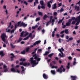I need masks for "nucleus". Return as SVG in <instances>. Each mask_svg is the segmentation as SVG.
<instances>
[{"mask_svg": "<svg viewBox=\"0 0 80 80\" xmlns=\"http://www.w3.org/2000/svg\"><path fill=\"white\" fill-rule=\"evenodd\" d=\"M33 57H34V59L36 60H33V58H30V61L32 65V67H34L35 66H36V65L38 64V61H40L41 59L40 58H39L38 55L35 54L33 56Z\"/></svg>", "mask_w": 80, "mask_h": 80, "instance_id": "nucleus-1", "label": "nucleus"}, {"mask_svg": "<svg viewBox=\"0 0 80 80\" xmlns=\"http://www.w3.org/2000/svg\"><path fill=\"white\" fill-rule=\"evenodd\" d=\"M40 42H41V40L38 41L34 42L33 45H31L29 47L27 48L26 49V52H28V51H29V49H30V48H32V47H33L34 46H35L36 45H38V43H40Z\"/></svg>", "mask_w": 80, "mask_h": 80, "instance_id": "nucleus-2", "label": "nucleus"}, {"mask_svg": "<svg viewBox=\"0 0 80 80\" xmlns=\"http://www.w3.org/2000/svg\"><path fill=\"white\" fill-rule=\"evenodd\" d=\"M33 32H34V31H33L31 33H30L29 34V36H28L27 37L24 38L23 39V40H28L29 37H31V38H33L35 37V34H34L33 35H32V33H33Z\"/></svg>", "mask_w": 80, "mask_h": 80, "instance_id": "nucleus-3", "label": "nucleus"}, {"mask_svg": "<svg viewBox=\"0 0 80 80\" xmlns=\"http://www.w3.org/2000/svg\"><path fill=\"white\" fill-rule=\"evenodd\" d=\"M33 32H34V31H33L31 33H30L29 34V36H28L27 37L24 38L23 39V40H28L29 37H31V38H33L35 37V34H34L33 35H32V33H33Z\"/></svg>", "mask_w": 80, "mask_h": 80, "instance_id": "nucleus-4", "label": "nucleus"}, {"mask_svg": "<svg viewBox=\"0 0 80 80\" xmlns=\"http://www.w3.org/2000/svg\"><path fill=\"white\" fill-rule=\"evenodd\" d=\"M65 69L63 68V66L62 65L61 66L60 69H58L57 70V72H60V73H62V72H65Z\"/></svg>", "mask_w": 80, "mask_h": 80, "instance_id": "nucleus-5", "label": "nucleus"}, {"mask_svg": "<svg viewBox=\"0 0 80 80\" xmlns=\"http://www.w3.org/2000/svg\"><path fill=\"white\" fill-rule=\"evenodd\" d=\"M1 38L3 42H5V38H7V36H6L5 33H3L1 35Z\"/></svg>", "mask_w": 80, "mask_h": 80, "instance_id": "nucleus-6", "label": "nucleus"}, {"mask_svg": "<svg viewBox=\"0 0 80 80\" xmlns=\"http://www.w3.org/2000/svg\"><path fill=\"white\" fill-rule=\"evenodd\" d=\"M58 51L62 54V58L65 57V55L63 54V53L62 52H63V51H65V50L63 48H61V49H58Z\"/></svg>", "mask_w": 80, "mask_h": 80, "instance_id": "nucleus-7", "label": "nucleus"}, {"mask_svg": "<svg viewBox=\"0 0 80 80\" xmlns=\"http://www.w3.org/2000/svg\"><path fill=\"white\" fill-rule=\"evenodd\" d=\"M28 35V32H27L26 31L25 32L23 31L21 33L20 36L25 37L27 36V35Z\"/></svg>", "mask_w": 80, "mask_h": 80, "instance_id": "nucleus-8", "label": "nucleus"}, {"mask_svg": "<svg viewBox=\"0 0 80 80\" xmlns=\"http://www.w3.org/2000/svg\"><path fill=\"white\" fill-rule=\"evenodd\" d=\"M11 70L13 72H16V73H19L20 72V70H18V69H16L15 70V69L13 68H12L11 69Z\"/></svg>", "mask_w": 80, "mask_h": 80, "instance_id": "nucleus-9", "label": "nucleus"}, {"mask_svg": "<svg viewBox=\"0 0 80 80\" xmlns=\"http://www.w3.org/2000/svg\"><path fill=\"white\" fill-rule=\"evenodd\" d=\"M3 68L4 69V71H2V72H8V68H7V66L5 65V64H4L3 65Z\"/></svg>", "mask_w": 80, "mask_h": 80, "instance_id": "nucleus-10", "label": "nucleus"}, {"mask_svg": "<svg viewBox=\"0 0 80 80\" xmlns=\"http://www.w3.org/2000/svg\"><path fill=\"white\" fill-rule=\"evenodd\" d=\"M19 64L21 65H23V66H25V67H26V66L27 65H30L29 63H27L26 62H25L23 63V62H20Z\"/></svg>", "mask_w": 80, "mask_h": 80, "instance_id": "nucleus-11", "label": "nucleus"}, {"mask_svg": "<svg viewBox=\"0 0 80 80\" xmlns=\"http://www.w3.org/2000/svg\"><path fill=\"white\" fill-rule=\"evenodd\" d=\"M72 22V19H70L69 20L68 22L66 23V25L68 27L70 26V24L71 23V22Z\"/></svg>", "mask_w": 80, "mask_h": 80, "instance_id": "nucleus-12", "label": "nucleus"}, {"mask_svg": "<svg viewBox=\"0 0 80 80\" xmlns=\"http://www.w3.org/2000/svg\"><path fill=\"white\" fill-rule=\"evenodd\" d=\"M54 19H52V25H53L54 24V22H55V20H57L58 18L57 17L55 16L54 17Z\"/></svg>", "mask_w": 80, "mask_h": 80, "instance_id": "nucleus-13", "label": "nucleus"}, {"mask_svg": "<svg viewBox=\"0 0 80 80\" xmlns=\"http://www.w3.org/2000/svg\"><path fill=\"white\" fill-rule=\"evenodd\" d=\"M14 27H15V29L12 30L11 31V33H14V32H15V30H16V28H17V24H15Z\"/></svg>", "mask_w": 80, "mask_h": 80, "instance_id": "nucleus-14", "label": "nucleus"}, {"mask_svg": "<svg viewBox=\"0 0 80 80\" xmlns=\"http://www.w3.org/2000/svg\"><path fill=\"white\" fill-rule=\"evenodd\" d=\"M53 2V1L51 0L48 3V6L49 8H50L51 7V5L50 4V3H52Z\"/></svg>", "mask_w": 80, "mask_h": 80, "instance_id": "nucleus-15", "label": "nucleus"}, {"mask_svg": "<svg viewBox=\"0 0 80 80\" xmlns=\"http://www.w3.org/2000/svg\"><path fill=\"white\" fill-rule=\"evenodd\" d=\"M22 26V22L21 23V21L18 22V26L20 27Z\"/></svg>", "mask_w": 80, "mask_h": 80, "instance_id": "nucleus-16", "label": "nucleus"}, {"mask_svg": "<svg viewBox=\"0 0 80 80\" xmlns=\"http://www.w3.org/2000/svg\"><path fill=\"white\" fill-rule=\"evenodd\" d=\"M75 9L77 11H79L80 10V8H79V7L76 5Z\"/></svg>", "mask_w": 80, "mask_h": 80, "instance_id": "nucleus-17", "label": "nucleus"}, {"mask_svg": "<svg viewBox=\"0 0 80 80\" xmlns=\"http://www.w3.org/2000/svg\"><path fill=\"white\" fill-rule=\"evenodd\" d=\"M4 55L5 54L3 53V52L2 51L0 52V55H1V57H3V56H4Z\"/></svg>", "mask_w": 80, "mask_h": 80, "instance_id": "nucleus-18", "label": "nucleus"}, {"mask_svg": "<svg viewBox=\"0 0 80 80\" xmlns=\"http://www.w3.org/2000/svg\"><path fill=\"white\" fill-rule=\"evenodd\" d=\"M43 77L45 79H47L48 78V76L45 75V74H43Z\"/></svg>", "mask_w": 80, "mask_h": 80, "instance_id": "nucleus-19", "label": "nucleus"}, {"mask_svg": "<svg viewBox=\"0 0 80 80\" xmlns=\"http://www.w3.org/2000/svg\"><path fill=\"white\" fill-rule=\"evenodd\" d=\"M6 32H10L11 30L10 29H9V28L8 27L6 29Z\"/></svg>", "mask_w": 80, "mask_h": 80, "instance_id": "nucleus-20", "label": "nucleus"}, {"mask_svg": "<svg viewBox=\"0 0 80 80\" xmlns=\"http://www.w3.org/2000/svg\"><path fill=\"white\" fill-rule=\"evenodd\" d=\"M50 52V51H46L45 52V53L43 55L44 56L47 55H48V53H49Z\"/></svg>", "mask_w": 80, "mask_h": 80, "instance_id": "nucleus-21", "label": "nucleus"}, {"mask_svg": "<svg viewBox=\"0 0 80 80\" xmlns=\"http://www.w3.org/2000/svg\"><path fill=\"white\" fill-rule=\"evenodd\" d=\"M22 26H23L24 27H27V24H26L25 23L22 22Z\"/></svg>", "mask_w": 80, "mask_h": 80, "instance_id": "nucleus-22", "label": "nucleus"}, {"mask_svg": "<svg viewBox=\"0 0 80 80\" xmlns=\"http://www.w3.org/2000/svg\"><path fill=\"white\" fill-rule=\"evenodd\" d=\"M38 3V0H36V1L34 2V7H35V5H36V3Z\"/></svg>", "mask_w": 80, "mask_h": 80, "instance_id": "nucleus-23", "label": "nucleus"}, {"mask_svg": "<svg viewBox=\"0 0 80 80\" xmlns=\"http://www.w3.org/2000/svg\"><path fill=\"white\" fill-rule=\"evenodd\" d=\"M70 63L69 62L68 64V65L67 66V68L68 69H69L70 68Z\"/></svg>", "mask_w": 80, "mask_h": 80, "instance_id": "nucleus-24", "label": "nucleus"}, {"mask_svg": "<svg viewBox=\"0 0 80 80\" xmlns=\"http://www.w3.org/2000/svg\"><path fill=\"white\" fill-rule=\"evenodd\" d=\"M48 18V16H47V15L45 14L43 18L44 20H45V19H46V18Z\"/></svg>", "mask_w": 80, "mask_h": 80, "instance_id": "nucleus-25", "label": "nucleus"}, {"mask_svg": "<svg viewBox=\"0 0 80 80\" xmlns=\"http://www.w3.org/2000/svg\"><path fill=\"white\" fill-rule=\"evenodd\" d=\"M22 38H19L18 40L17 41V43H19V42H20L21 41H22Z\"/></svg>", "mask_w": 80, "mask_h": 80, "instance_id": "nucleus-26", "label": "nucleus"}, {"mask_svg": "<svg viewBox=\"0 0 80 80\" xmlns=\"http://www.w3.org/2000/svg\"><path fill=\"white\" fill-rule=\"evenodd\" d=\"M53 53H52L49 55H48V57H50V58H51L53 56Z\"/></svg>", "mask_w": 80, "mask_h": 80, "instance_id": "nucleus-27", "label": "nucleus"}, {"mask_svg": "<svg viewBox=\"0 0 80 80\" xmlns=\"http://www.w3.org/2000/svg\"><path fill=\"white\" fill-rule=\"evenodd\" d=\"M51 22L50 21L49 22H48L46 24L47 27H48V25H49V24H50V23H51Z\"/></svg>", "mask_w": 80, "mask_h": 80, "instance_id": "nucleus-28", "label": "nucleus"}, {"mask_svg": "<svg viewBox=\"0 0 80 80\" xmlns=\"http://www.w3.org/2000/svg\"><path fill=\"white\" fill-rule=\"evenodd\" d=\"M64 32L65 33H66V34L68 33V29H66L64 31Z\"/></svg>", "mask_w": 80, "mask_h": 80, "instance_id": "nucleus-29", "label": "nucleus"}, {"mask_svg": "<svg viewBox=\"0 0 80 80\" xmlns=\"http://www.w3.org/2000/svg\"><path fill=\"white\" fill-rule=\"evenodd\" d=\"M56 3H55L54 4L53 7H52V8L53 9H55L56 8H57V6H56Z\"/></svg>", "mask_w": 80, "mask_h": 80, "instance_id": "nucleus-30", "label": "nucleus"}, {"mask_svg": "<svg viewBox=\"0 0 80 80\" xmlns=\"http://www.w3.org/2000/svg\"><path fill=\"white\" fill-rule=\"evenodd\" d=\"M38 13L39 15H41V16H42L43 15V13L42 12H39Z\"/></svg>", "mask_w": 80, "mask_h": 80, "instance_id": "nucleus-31", "label": "nucleus"}, {"mask_svg": "<svg viewBox=\"0 0 80 80\" xmlns=\"http://www.w3.org/2000/svg\"><path fill=\"white\" fill-rule=\"evenodd\" d=\"M25 58H21L19 60L20 61H22V62H24V61H25Z\"/></svg>", "mask_w": 80, "mask_h": 80, "instance_id": "nucleus-32", "label": "nucleus"}, {"mask_svg": "<svg viewBox=\"0 0 80 80\" xmlns=\"http://www.w3.org/2000/svg\"><path fill=\"white\" fill-rule=\"evenodd\" d=\"M5 12L6 15L8 14V10L7 9H6L5 11Z\"/></svg>", "mask_w": 80, "mask_h": 80, "instance_id": "nucleus-33", "label": "nucleus"}, {"mask_svg": "<svg viewBox=\"0 0 80 80\" xmlns=\"http://www.w3.org/2000/svg\"><path fill=\"white\" fill-rule=\"evenodd\" d=\"M51 68H58V67H57V66H53L51 67Z\"/></svg>", "mask_w": 80, "mask_h": 80, "instance_id": "nucleus-34", "label": "nucleus"}, {"mask_svg": "<svg viewBox=\"0 0 80 80\" xmlns=\"http://www.w3.org/2000/svg\"><path fill=\"white\" fill-rule=\"evenodd\" d=\"M51 72L52 73V74H53L54 75V74H55V70H52L51 71Z\"/></svg>", "mask_w": 80, "mask_h": 80, "instance_id": "nucleus-35", "label": "nucleus"}, {"mask_svg": "<svg viewBox=\"0 0 80 80\" xmlns=\"http://www.w3.org/2000/svg\"><path fill=\"white\" fill-rule=\"evenodd\" d=\"M40 2L41 5H43V1H41Z\"/></svg>", "mask_w": 80, "mask_h": 80, "instance_id": "nucleus-36", "label": "nucleus"}, {"mask_svg": "<svg viewBox=\"0 0 80 80\" xmlns=\"http://www.w3.org/2000/svg\"><path fill=\"white\" fill-rule=\"evenodd\" d=\"M11 55L12 56L11 57V59H12L13 58H14V55H13V54L12 53L11 54Z\"/></svg>", "mask_w": 80, "mask_h": 80, "instance_id": "nucleus-37", "label": "nucleus"}, {"mask_svg": "<svg viewBox=\"0 0 80 80\" xmlns=\"http://www.w3.org/2000/svg\"><path fill=\"white\" fill-rule=\"evenodd\" d=\"M63 9L62 8L60 10H58V12H63Z\"/></svg>", "mask_w": 80, "mask_h": 80, "instance_id": "nucleus-38", "label": "nucleus"}, {"mask_svg": "<svg viewBox=\"0 0 80 80\" xmlns=\"http://www.w3.org/2000/svg\"><path fill=\"white\" fill-rule=\"evenodd\" d=\"M24 4H25V5H26V6H27V5H28V2H27V1H24Z\"/></svg>", "mask_w": 80, "mask_h": 80, "instance_id": "nucleus-39", "label": "nucleus"}, {"mask_svg": "<svg viewBox=\"0 0 80 80\" xmlns=\"http://www.w3.org/2000/svg\"><path fill=\"white\" fill-rule=\"evenodd\" d=\"M25 51H26V50H24L23 51L21 52L22 54H25Z\"/></svg>", "mask_w": 80, "mask_h": 80, "instance_id": "nucleus-40", "label": "nucleus"}, {"mask_svg": "<svg viewBox=\"0 0 80 80\" xmlns=\"http://www.w3.org/2000/svg\"><path fill=\"white\" fill-rule=\"evenodd\" d=\"M21 67L22 68V72H23V71H25V69H24V67H23L21 66Z\"/></svg>", "mask_w": 80, "mask_h": 80, "instance_id": "nucleus-41", "label": "nucleus"}, {"mask_svg": "<svg viewBox=\"0 0 80 80\" xmlns=\"http://www.w3.org/2000/svg\"><path fill=\"white\" fill-rule=\"evenodd\" d=\"M40 20V18H38L36 19V22H37V21Z\"/></svg>", "mask_w": 80, "mask_h": 80, "instance_id": "nucleus-42", "label": "nucleus"}, {"mask_svg": "<svg viewBox=\"0 0 80 80\" xmlns=\"http://www.w3.org/2000/svg\"><path fill=\"white\" fill-rule=\"evenodd\" d=\"M3 9H5V10H6V8H7V6L5 5H4L3 6Z\"/></svg>", "mask_w": 80, "mask_h": 80, "instance_id": "nucleus-43", "label": "nucleus"}, {"mask_svg": "<svg viewBox=\"0 0 80 80\" xmlns=\"http://www.w3.org/2000/svg\"><path fill=\"white\" fill-rule=\"evenodd\" d=\"M54 33H55V31H53L52 32V37H54V36H55V35L54 34Z\"/></svg>", "mask_w": 80, "mask_h": 80, "instance_id": "nucleus-44", "label": "nucleus"}, {"mask_svg": "<svg viewBox=\"0 0 80 80\" xmlns=\"http://www.w3.org/2000/svg\"><path fill=\"white\" fill-rule=\"evenodd\" d=\"M42 50L41 49H39L38 50V53H40L42 52Z\"/></svg>", "mask_w": 80, "mask_h": 80, "instance_id": "nucleus-45", "label": "nucleus"}, {"mask_svg": "<svg viewBox=\"0 0 80 80\" xmlns=\"http://www.w3.org/2000/svg\"><path fill=\"white\" fill-rule=\"evenodd\" d=\"M50 21L51 22V21H52V18H53V16H51L50 17Z\"/></svg>", "mask_w": 80, "mask_h": 80, "instance_id": "nucleus-46", "label": "nucleus"}, {"mask_svg": "<svg viewBox=\"0 0 80 80\" xmlns=\"http://www.w3.org/2000/svg\"><path fill=\"white\" fill-rule=\"evenodd\" d=\"M62 21H63V19H62L61 20H60L59 21V22H58V23H62Z\"/></svg>", "mask_w": 80, "mask_h": 80, "instance_id": "nucleus-47", "label": "nucleus"}, {"mask_svg": "<svg viewBox=\"0 0 80 80\" xmlns=\"http://www.w3.org/2000/svg\"><path fill=\"white\" fill-rule=\"evenodd\" d=\"M10 27L12 29L13 28V25L9 26L8 27L9 28Z\"/></svg>", "mask_w": 80, "mask_h": 80, "instance_id": "nucleus-48", "label": "nucleus"}, {"mask_svg": "<svg viewBox=\"0 0 80 80\" xmlns=\"http://www.w3.org/2000/svg\"><path fill=\"white\" fill-rule=\"evenodd\" d=\"M57 15V12H54L53 13V15H54V16H56Z\"/></svg>", "mask_w": 80, "mask_h": 80, "instance_id": "nucleus-49", "label": "nucleus"}, {"mask_svg": "<svg viewBox=\"0 0 80 80\" xmlns=\"http://www.w3.org/2000/svg\"><path fill=\"white\" fill-rule=\"evenodd\" d=\"M33 0H28V2H30V3H32V2H33Z\"/></svg>", "mask_w": 80, "mask_h": 80, "instance_id": "nucleus-50", "label": "nucleus"}, {"mask_svg": "<svg viewBox=\"0 0 80 80\" xmlns=\"http://www.w3.org/2000/svg\"><path fill=\"white\" fill-rule=\"evenodd\" d=\"M73 39V38L72 37L70 38H69V41H72V40Z\"/></svg>", "mask_w": 80, "mask_h": 80, "instance_id": "nucleus-51", "label": "nucleus"}, {"mask_svg": "<svg viewBox=\"0 0 80 80\" xmlns=\"http://www.w3.org/2000/svg\"><path fill=\"white\" fill-rule=\"evenodd\" d=\"M11 46L12 48H15V46H13V45L12 44H11Z\"/></svg>", "mask_w": 80, "mask_h": 80, "instance_id": "nucleus-52", "label": "nucleus"}, {"mask_svg": "<svg viewBox=\"0 0 80 80\" xmlns=\"http://www.w3.org/2000/svg\"><path fill=\"white\" fill-rule=\"evenodd\" d=\"M75 21H73L72 22L71 24L72 25H74V24H75Z\"/></svg>", "mask_w": 80, "mask_h": 80, "instance_id": "nucleus-53", "label": "nucleus"}, {"mask_svg": "<svg viewBox=\"0 0 80 80\" xmlns=\"http://www.w3.org/2000/svg\"><path fill=\"white\" fill-rule=\"evenodd\" d=\"M75 64H77V62L76 61H74L73 62V65H75Z\"/></svg>", "mask_w": 80, "mask_h": 80, "instance_id": "nucleus-54", "label": "nucleus"}, {"mask_svg": "<svg viewBox=\"0 0 80 80\" xmlns=\"http://www.w3.org/2000/svg\"><path fill=\"white\" fill-rule=\"evenodd\" d=\"M4 2V0H1V4H3V3Z\"/></svg>", "mask_w": 80, "mask_h": 80, "instance_id": "nucleus-55", "label": "nucleus"}, {"mask_svg": "<svg viewBox=\"0 0 80 80\" xmlns=\"http://www.w3.org/2000/svg\"><path fill=\"white\" fill-rule=\"evenodd\" d=\"M65 38L67 40H68V38H69V37H68V36H67Z\"/></svg>", "mask_w": 80, "mask_h": 80, "instance_id": "nucleus-56", "label": "nucleus"}, {"mask_svg": "<svg viewBox=\"0 0 80 80\" xmlns=\"http://www.w3.org/2000/svg\"><path fill=\"white\" fill-rule=\"evenodd\" d=\"M68 58L69 59V60H71V59H72V58L71 56H69L68 57Z\"/></svg>", "mask_w": 80, "mask_h": 80, "instance_id": "nucleus-57", "label": "nucleus"}, {"mask_svg": "<svg viewBox=\"0 0 80 80\" xmlns=\"http://www.w3.org/2000/svg\"><path fill=\"white\" fill-rule=\"evenodd\" d=\"M58 5H59V7H60V6H62V3H58Z\"/></svg>", "mask_w": 80, "mask_h": 80, "instance_id": "nucleus-58", "label": "nucleus"}, {"mask_svg": "<svg viewBox=\"0 0 80 80\" xmlns=\"http://www.w3.org/2000/svg\"><path fill=\"white\" fill-rule=\"evenodd\" d=\"M3 47H4V48L6 47V45L5 44H3Z\"/></svg>", "mask_w": 80, "mask_h": 80, "instance_id": "nucleus-59", "label": "nucleus"}, {"mask_svg": "<svg viewBox=\"0 0 80 80\" xmlns=\"http://www.w3.org/2000/svg\"><path fill=\"white\" fill-rule=\"evenodd\" d=\"M72 19L73 20H76V18L75 19V18L74 17H72Z\"/></svg>", "mask_w": 80, "mask_h": 80, "instance_id": "nucleus-60", "label": "nucleus"}, {"mask_svg": "<svg viewBox=\"0 0 80 80\" xmlns=\"http://www.w3.org/2000/svg\"><path fill=\"white\" fill-rule=\"evenodd\" d=\"M20 67V65H17L16 66L15 68H18Z\"/></svg>", "mask_w": 80, "mask_h": 80, "instance_id": "nucleus-61", "label": "nucleus"}, {"mask_svg": "<svg viewBox=\"0 0 80 80\" xmlns=\"http://www.w3.org/2000/svg\"><path fill=\"white\" fill-rule=\"evenodd\" d=\"M25 0H22L21 1V3H24V2H25Z\"/></svg>", "mask_w": 80, "mask_h": 80, "instance_id": "nucleus-62", "label": "nucleus"}, {"mask_svg": "<svg viewBox=\"0 0 80 80\" xmlns=\"http://www.w3.org/2000/svg\"><path fill=\"white\" fill-rule=\"evenodd\" d=\"M41 8V7H40V5H39V6H38V9H40V8Z\"/></svg>", "mask_w": 80, "mask_h": 80, "instance_id": "nucleus-63", "label": "nucleus"}, {"mask_svg": "<svg viewBox=\"0 0 80 80\" xmlns=\"http://www.w3.org/2000/svg\"><path fill=\"white\" fill-rule=\"evenodd\" d=\"M80 3V0L77 3H76V4L77 5L78 4V5H79Z\"/></svg>", "mask_w": 80, "mask_h": 80, "instance_id": "nucleus-64", "label": "nucleus"}]
</instances>
